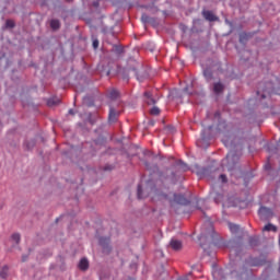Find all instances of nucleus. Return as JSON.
Wrapping results in <instances>:
<instances>
[{"mask_svg": "<svg viewBox=\"0 0 280 280\" xmlns=\"http://www.w3.org/2000/svg\"><path fill=\"white\" fill-rule=\"evenodd\" d=\"M185 93H189V90L187 88L184 89Z\"/></svg>", "mask_w": 280, "mask_h": 280, "instance_id": "c9c22d12", "label": "nucleus"}, {"mask_svg": "<svg viewBox=\"0 0 280 280\" xmlns=\"http://www.w3.org/2000/svg\"><path fill=\"white\" fill-rule=\"evenodd\" d=\"M130 71H133V73H135V75L137 78V69H135V68L133 69H129L128 72H130Z\"/></svg>", "mask_w": 280, "mask_h": 280, "instance_id": "c756f323", "label": "nucleus"}, {"mask_svg": "<svg viewBox=\"0 0 280 280\" xmlns=\"http://www.w3.org/2000/svg\"><path fill=\"white\" fill-rule=\"evenodd\" d=\"M242 38H244V35H241V40H242Z\"/></svg>", "mask_w": 280, "mask_h": 280, "instance_id": "37998d69", "label": "nucleus"}, {"mask_svg": "<svg viewBox=\"0 0 280 280\" xmlns=\"http://www.w3.org/2000/svg\"><path fill=\"white\" fill-rule=\"evenodd\" d=\"M142 21H144V23L148 22V15L143 14L142 15Z\"/></svg>", "mask_w": 280, "mask_h": 280, "instance_id": "c85d7f7f", "label": "nucleus"}, {"mask_svg": "<svg viewBox=\"0 0 280 280\" xmlns=\"http://www.w3.org/2000/svg\"><path fill=\"white\" fill-rule=\"evenodd\" d=\"M5 26H7V27H10V28L14 27V21L8 20V21L5 22Z\"/></svg>", "mask_w": 280, "mask_h": 280, "instance_id": "393cba45", "label": "nucleus"}, {"mask_svg": "<svg viewBox=\"0 0 280 280\" xmlns=\"http://www.w3.org/2000/svg\"><path fill=\"white\" fill-rule=\"evenodd\" d=\"M23 261H26L27 260V258H25V257H23V259H22Z\"/></svg>", "mask_w": 280, "mask_h": 280, "instance_id": "58836bf2", "label": "nucleus"}, {"mask_svg": "<svg viewBox=\"0 0 280 280\" xmlns=\"http://www.w3.org/2000/svg\"><path fill=\"white\" fill-rule=\"evenodd\" d=\"M50 27H51V30H60V21L51 20L50 21Z\"/></svg>", "mask_w": 280, "mask_h": 280, "instance_id": "4468645a", "label": "nucleus"}, {"mask_svg": "<svg viewBox=\"0 0 280 280\" xmlns=\"http://www.w3.org/2000/svg\"><path fill=\"white\" fill-rule=\"evenodd\" d=\"M272 93L279 95V92L277 91V89L275 88V83L272 82H268L266 83V85H260L257 91V95H260L262 100H266V94L272 95Z\"/></svg>", "mask_w": 280, "mask_h": 280, "instance_id": "f03ea898", "label": "nucleus"}, {"mask_svg": "<svg viewBox=\"0 0 280 280\" xmlns=\"http://www.w3.org/2000/svg\"><path fill=\"white\" fill-rule=\"evenodd\" d=\"M144 98H145V103L149 106H152V104H156V101H154V98H152V93H150V92H144Z\"/></svg>", "mask_w": 280, "mask_h": 280, "instance_id": "1a4fd4ad", "label": "nucleus"}, {"mask_svg": "<svg viewBox=\"0 0 280 280\" xmlns=\"http://www.w3.org/2000/svg\"><path fill=\"white\" fill-rule=\"evenodd\" d=\"M11 240H12L13 242H15V244H19V242H21V234H18V233L13 234V235L11 236Z\"/></svg>", "mask_w": 280, "mask_h": 280, "instance_id": "f3484780", "label": "nucleus"}, {"mask_svg": "<svg viewBox=\"0 0 280 280\" xmlns=\"http://www.w3.org/2000/svg\"><path fill=\"white\" fill-rule=\"evenodd\" d=\"M258 215L260 220H270V218H272V210H270V208L261 207L258 210Z\"/></svg>", "mask_w": 280, "mask_h": 280, "instance_id": "7ed1b4c3", "label": "nucleus"}, {"mask_svg": "<svg viewBox=\"0 0 280 280\" xmlns=\"http://www.w3.org/2000/svg\"><path fill=\"white\" fill-rule=\"evenodd\" d=\"M117 117H118L117 112H115V108L110 107L109 115H108V121L110 124H115V121H117Z\"/></svg>", "mask_w": 280, "mask_h": 280, "instance_id": "0eeeda50", "label": "nucleus"}, {"mask_svg": "<svg viewBox=\"0 0 280 280\" xmlns=\"http://www.w3.org/2000/svg\"><path fill=\"white\" fill-rule=\"evenodd\" d=\"M177 280H189L188 278H179Z\"/></svg>", "mask_w": 280, "mask_h": 280, "instance_id": "e433bc0d", "label": "nucleus"}, {"mask_svg": "<svg viewBox=\"0 0 280 280\" xmlns=\"http://www.w3.org/2000/svg\"><path fill=\"white\" fill-rule=\"evenodd\" d=\"M80 270H89V260L86 258H83L79 262Z\"/></svg>", "mask_w": 280, "mask_h": 280, "instance_id": "9b49d317", "label": "nucleus"}, {"mask_svg": "<svg viewBox=\"0 0 280 280\" xmlns=\"http://www.w3.org/2000/svg\"><path fill=\"white\" fill-rule=\"evenodd\" d=\"M8 266H3L0 268V279H8V272H9Z\"/></svg>", "mask_w": 280, "mask_h": 280, "instance_id": "f8f14e48", "label": "nucleus"}, {"mask_svg": "<svg viewBox=\"0 0 280 280\" xmlns=\"http://www.w3.org/2000/svg\"><path fill=\"white\" fill-rule=\"evenodd\" d=\"M203 229H207L206 232L201 233L200 237H213V233H215V231L213 230V223H211L210 221L206 222L203 224Z\"/></svg>", "mask_w": 280, "mask_h": 280, "instance_id": "20e7f679", "label": "nucleus"}, {"mask_svg": "<svg viewBox=\"0 0 280 280\" xmlns=\"http://www.w3.org/2000/svg\"><path fill=\"white\" fill-rule=\"evenodd\" d=\"M219 178L221 182L226 183V175L221 174Z\"/></svg>", "mask_w": 280, "mask_h": 280, "instance_id": "cd10ccee", "label": "nucleus"}, {"mask_svg": "<svg viewBox=\"0 0 280 280\" xmlns=\"http://www.w3.org/2000/svg\"><path fill=\"white\" fill-rule=\"evenodd\" d=\"M178 165L180 167V170H183V172H187V170H189V166H187V164L183 163V162H178Z\"/></svg>", "mask_w": 280, "mask_h": 280, "instance_id": "aec40b11", "label": "nucleus"}, {"mask_svg": "<svg viewBox=\"0 0 280 280\" xmlns=\"http://www.w3.org/2000/svg\"><path fill=\"white\" fill-rule=\"evenodd\" d=\"M262 231H272L273 233H277V225L269 223L264 226Z\"/></svg>", "mask_w": 280, "mask_h": 280, "instance_id": "ddd939ff", "label": "nucleus"}, {"mask_svg": "<svg viewBox=\"0 0 280 280\" xmlns=\"http://www.w3.org/2000/svg\"><path fill=\"white\" fill-rule=\"evenodd\" d=\"M229 229L231 231V233L233 235H237V233H240L242 231V229L240 228V225L235 224V223H229Z\"/></svg>", "mask_w": 280, "mask_h": 280, "instance_id": "6e6552de", "label": "nucleus"}, {"mask_svg": "<svg viewBox=\"0 0 280 280\" xmlns=\"http://www.w3.org/2000/svg\"><path fill=\"white\" fill-rule=\"evenodd\" d=\"M202 16L206 19V21H209L210 23H213V21H218V16L213 14L211 11L203 10Z\"/></svg>", "mask_w": 280, "mask_h": 280, "instance_id": "39448f33", "label": "nucleus"}, {"mask_svg": "<svg viewBox=\"0 0 280 280\" xmlns=\"http://www.w3.org/2000/svg\"><path fill=\"white\" fill-rule=\"evenodd\" d=\"M144 154H145V156H153L150 151H145Z\"/></svg>", "mask_w": 280, "mask_h": 280, "instance_id": "7c9ffc66", "label": "nucleus"}, {"mask_svg": "<svg viewBox=\"0 0 280 280\" xmlns=\"http://www.w3.org/2000/svg\"><path fill=\"white\" fill-rule=\"evenodd\" d=\"M60 101L56 98H50L47 101L48 106H56Z\"/></svg>", "mask_w": 280, "mask_h": 280, "instance_id": "6ab92c4d", "label": "nucleus"}, {"mask_svg": "<svg viewBox=\"0 0 280 280\" xmlns=\"http://www.w3.org/2000/svg\"><path fill=\"white\" fill-rule=\"evenodd\" d=\"M138 198L139 200L143 199V190L141 188V185H138Z\"/></svg>", "mask_w": 280, "mask_h": 280, "instance_id": "412c9836", "label": "nucleus"}, {"mask_svg": "<svg viewBox=\"0 0 280 280\" xmlns=\"http://www.w3.org/2000/svg\"><path fill=\"white\" fill-rule=\"evenodd\" d=\"M222 198H224V196H222V195H217V196L214 197V202H215L217 205H220V203L222 202Z\"/></svg>", "mask_w": 280, "mask_h": 280, "instance_id": "4be33fe9", "label": "nucleus"}, {"mask_svg": "<svg viewBox=\"0 0 280 280\" xmlns=\"http://www.w3.org/2000/svg\"><path fill=\"white\" fill-rule=\"evenodd\" d=\"M109 242H110V238H104V237L100 238V245L101 246H104L105 244H108Z\"/></svg>", "mask_w": 280, "mask_h": 280, "instance_id": "5701e85b", "label": "nucleus"}, {"mask_svg": "<svg viewBox=\"0 0 280 280\" xmlns=\"http://www.w3.org/2000/svg\"><path fill=\"white\" fill-rule=\"evenodd\" d=\"M93 47H94V49H97L100 47V40L94 39L93 40Z\"/></svg>", "mask_w": 280, "mask_h": 280, "instance_id": "a878e982", "label": "nucleus"}, {"mask_svg": "<svg viewBox=\"0 0 280 280\" xmlns=\"http://www.w3.org/2000/svg\"><path fill=\"white\" fill-rule=\"evenodd\" d=\"M265 170H270V165L267 164V165L265 166Z\"/></svg>", "mask_w": 280, "mask_h": 280, "instance_id": "f704fd0d", "label": "nucleus"}, {"mask_svg": "<svg viewBox=\"0 0 280 280\" xmlns=\"http://www.w3.org/2000/svg\"><path fill=\"white\" fill-rule=\"evenodd\" d=\"M156 196L158 200H168L172 207H174V205H189V200H187L183 195L173 194V199L166 194H156Z\"/></svg>", "mask_w": 280, "mask_h": 280, "instance_id": "f257e3e1", "label": "nucleus"}, {"mask_svg": "<svg viewBox=\"0 0 280 280\" xmlns=\"http://www.w3.org/2000/svg\"><path fill=\"white\" fill-rule=\"evenodd\" d=\"M259 244V238L257 236L249 237V246H257Z\"/></svg>", "mask_w": 280, "mask_h": 280, "instance_id": "2eb2a0df", "label": "nucleus"}, {"mask_svg": "<svg viewBox=\"0 0 280 280\" xmlns=\"http://www.w3.org/2000/svg\"><path fill=\"white\" fill-rule=\"evenodd\" d=\"M273 80H275L276 82H279V79H277V77H273Z\"/></svg>", "mask_w": 280, "mask_h": 280, "instance_id": "4c0bfd02", "label": "nucleus"}, {"mask_svg": "<svg viewBox=\"0 0 280 280\" xmlns=\"http://www.w3.org/2000/svg\"><path fill=\"white\" fill-rule=\"evenodd\" d=\"M145 167H148V163H144Z\"/></svg>", "mask_w": 280, "mask_h": 280, "instance_id": "c03bdc74", "label": "nucleus"}, {"mask_svg": "<svg viewBox=\"0 0 280 280\" xmlns=\"http://www.w3.org/2000/svg\"><path fill=\"white\" fill-rule=\"evenodd\" d=\"M122 80H126V82H128V75H124Z\"/></svg>", "mask_w": 280, "mask_h": 280, "instance_id": "2f4dec72", "label": "nucleus"}, {"mask_svg": "<svg viewBox=\"0 0 280 280\" xmlns=\"http://www.w3.org/2000/svg\"><path fill=\"white\" fill-rule=\"evenodd\" d=\"M208 128H209V130H211V128H213V127H212V126H209Z\"/></svg>", "mask_w": 280, "mask_h": 280, "instance_id": "79ce46f5", "label": "nucleus"}, {"mask_svg": "<svg viewBox=\"0 0 280 280\" xmlns=\"http://www.w3.org/2000/svg\"><path fill=\"white\" fill-rule=\"evenodd\" d=\"M109 97L110 100H117V97H119V92L117 90H110Z\"/></svg>", "mask_w": 280, "mask_h": 280, "instance_id": "dca6fc26", "label": "nucleus"}, {"mask_svg": "<svg viewBox=\"0 0 280 280\" xmlns=\"http://www.w3.org/2000/svg\"><path fill=\"white\" fill-rule=\"evenodd\" d=\"M203 75H205V78H207V80H211V78L213 77V74H211V72L209 70H205Z\"/></svg>", "mask_w": 280, "mask_h": 280, "instance_id": "b1692460", "label": "nucleus"}, {"mask_svg": "<svg viewBox=\"0 0 280 280\" xmlns=\"http://www.w3.org/2000/svg\"><path fill=\"white\" fill-rule=\"evenodd\" d=\"M235 158V155H233V153H229L228 155H226V161H233V159Z\"/></svg>", "mask_w": 280, "mask_h": 280, "instance_id": "bb28decb", "label": "nucleus"}, {"mask_svg": "<svg viewBox=\"0 0 280 280\" xmlns=\"http://www.w3.org/2000/svg\"><path fill=\"white\" fill-rule=\"evenodd\" d=\"M68 1H72V0H68Z\"/></svg>", "mask_w": 280, "mask_h": 280, "instance_id": "a18cd8bd", "label": "nucleus"}, {"mask_svg": "<svg viewBox=\"0 0 280 280\" xmlns=\"http://www.w3.org/2000/svg\"><path fill=\"white\" fill-rule=\"evenodd\" d=\"M69 115H74L73 109L69 110Z\"/></svg>", "mask_w": 280, "mask_h": 280, "instance_id": "473e14b6", "label": "nucleus"}, {"mask_svg": "<svg viewBox=\"0 0 280 280\" xmlns=\"http://www.w3.org/2000/svg\"><path fill=\"white\" fill-rule=\"evenodd\" d=\"M170 246L171 248H173V250H180V248H183V243L178 240L172 238L170 242Z\"/></svg>", "mask_w": 280, "mask_h": 280, "instance_id": "423d86ee", "label": "nucleus"}, {"mask_svg": "<svg viewBox=\"0 0 280 280\" xmlns=\"http://www.w3.org/2000/svg\"><path fill=\"white\" fill-rule=\"evenodd\" d=\"M214 117H220V113L217 112V113L214 114Z\"/></svg>", "mask_w": 280, "mask_h": 280, "instance_id": "72a5a7b5", "label": "nucleus"}, {"mask_svg": "<svg viewBox=\"0 0 280 280\" xmlns=\"http://www.w3.org/2000/svg\"><path fill=\"white\" fill-rule=\"evenodd\" d=\"M261 264H254V266H260Z\"/></svg>", "mask_w": 280, "mask_h": 280, "instance_id": "a19ab883", "label": "nucleus"}, {"mask_svg": "<svg viewBox=\"0 0 280 280\" xmlns=\"http://www.w3.org/2000/svg\"><path fill=\"white\" fill-rule=\"evenodd\" d=\"M105 170H112L110 167L106 166Z\"/></svg>", "mask_w": 280, "mask_h": 280, "instance_id": "ea45409f", "label": "nucleus"}, {"mask_svg": "<svg viewBox=\"0 0 280 280\" xmlns=\"http://www.w3.org/2000/svg\"><path fill=\"white\" fill-rule=\"evenodd\" d=\"M150 114L154 116L161 115V109L159 107H152Z\"/></svg>", "mask_w": 280, "mask_h": 280, "instance_id": "a211bd4d", "label": "nucleus"}, {"mask_svg": "<svg viewBox=\"0 0 280 280\" xmlns=\"http://www.w3.org/2000/svg\"><path fill=\"white\" fill-rule=\"evenodd\" d=\"M222 91H224V84L218 82V83H214L213 85V92L219 95V93H222Z\"/></svg>", "mask_w": 280, "mask_h": 280, "instance_id": "9d476101", "label": "nucleus"}]
</instances>
